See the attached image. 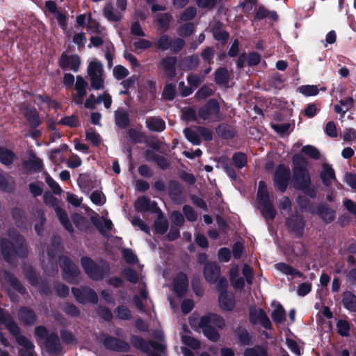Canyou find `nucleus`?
Instances as JSON below:
<instances>
[{"mask_svg":"<svg viewBox=\"0 0 356 356\" xmlns=\"http://www.w3.org/2000/svg\"><path fill=\"white\" fill-rule=\"evenodd\" d=\"M291 170L289 167L284 164H279L275 170L274 174V183L277 187L278 190L284 193L291 180Z\"/></svg>","mask_w":356,"mask_h":356,"instance_id":"13","label":"nucleus"},{"mask_svg":"<svg viewBox=\"0 0 356 356\" xmlns=\"http://www.w3.org/2000/svg\"><path fill=\"white\" fill-rule=\"evenodd\" d=\"M177 95L176 87L173 83H167L163 90V97L165 100L172 101Z\"/></svg>","mask_w":356,"mask_h":356,"instance_id":"60","label":"nucleus"},{"mask_svg":"<svg viewBox=\"0 0 356 356\" xmlns=\"http://www.w3.org/2000/svg\"><path fill=\"white\" fill-rule=\"evenodd\" d=\"M172 16L169 13H160L157 15L156 22L159 24L160 29L167 31L170 29Z\"/></svg>","mask_w":356,"mask_h":356,"instance_id":"47","label":"nucleus"},{"mask_svg":"<svg viewBox=\"0 0 356 356\" xmlns=\"http://www.w3.org/2000/svg\"><path fill=\"white\" fill-rule=\"evenodd\" d=\"M129 140L134 144L142 143L146 141L147 136L145 133L138 131L136 129L131 128L127 131Z\"/></svg>","mask_w":356,"mask_h":356,"instance_id":"48","label":"nucleus"},{"mask_svg":"<svg viewBox=\"0 0 356 356\" xmlns=\"http://www.w3.org/2000/svg\"><path fill=\"white\" fill-rule=\"evenodd\" d=\"M218 302L220 308L223 311L232 312L236 307V301L232 294L228 292L220 293L218 296Z\"/></svg>","mask_w":356,"mask_h":356,"instance_id":"30","label":"nucleus"},{"mask_svg":"<svg viewBox=\"0 0 356 356\" xmlns=\"http://www.w3.org/2000/svg\"><path fill=\"white\" fill-rule=\"evenodd\" d=\"M12 215L17 227L24 228L26 227V216L22 209L14 208L12 211Z\"/></svg>","mask_w":356,"mask_h":356,"instance_id":"44","label":"nucleus"},{"mask_svg":"<svg viewBox=\"0 0 356 356\" xmlns=\"http://www.w3.org/2000/svg\"><path fill=\"white\" fill-rule=\"evenodd\" d=\"M249 321L252 325H256L259 323L265 329L271 330L273 327L272 323L265 311L261 308L250 309Z\"/></svg>","mask_w":356,"mask_h":356,"instance_id":"17","label":"nucleus"},{"mask_svg":"<svg viewBox=\"0 0 356 356\" xmlns=\"http://www.w3.org/2000/svg\"><path fill=\"white\" fill-rule=\"evenodd\" d=\"M285 225L289 233L294 234L297 238H301L304 235L306 220L302 214L296 211L286 218Z\"/></svg>","mask_w":356,"mask_h":356,"instance_id":"10","label":"nucleus"},{"mask_svg":"<svg viewBox=\"0 0 356 356\" xmlns=\"http://www.w3.org/2000/svg\"><path fill=\"white\" fill-rule=\"evenodd\" d=\"M130 342L135 348L144 353H148L149 352V347L161 353H163L165 350V346L163 344L153 340L147 341L139 335H131Z\"/></svg>","mask_w":356,"mask_h":356,"instance_id":"11","label":"nucleus"},{"mask_svg":"<svg viewBox=\"0 0 356 356\" xmlns=\"http://www.w3.org/2000/svg\"><path fill=\"white\" fill-rule=\"evenodd\" d=\"M15 188V181L12 177L5 176L0 172V191L12 192Z\"/></svg>","mask_w":356,"mask_h":356,"instance_id":"43","label":"nucleus"},{"mask_svg":"<svg viewBox=\"0 0 356 356\" xmlns=\"http://www.w3.org/2000/svg\"><path fill=\"white\" fill-rule=\"evenodd\" d=\"M58 65L64 71L70 69L74 72H77L81 65V58L77 54L68 55L65 51L59 57Z\"/></svg>","mask_w":356,"mask_h":356,"instance_id":"16","label":"nucleus"},{"mask_svg":"<svg viewBox=\"0 0 356 356\" xmlns=\"http://www.w3.org/2000/svg\"><path fill=\"white\" fill-rule=\"evenodd\" d=\"M229 79L230 76L227 67H219L214 72V81L216 84L227 86Z\"/></svg>","mask_w":356,"mask_h":356,"instance_id":"36","label":"nucleus"},{"mask_svg":"<svg viewBox=\"0 0 356 356\" xmlns=\"http://www.w3.org/2000/svg\"><path fill=\"white\" fill-rule=\"evenodd\" d=\"M168 193L175 204H181L185 200V188L177 180L172 179L169 181Z\"/></svg>","mask_w":356,"mask_h":356,"instance_id":"19","label":"nucleus"},{"mask_svg":"<svg viewBox=\"0 0 356 356\" xmlns=\"http://www.w3.org/2000/svg\"><path fill=\"white\" fill-rule=\"evenodd\" d=\"M80 261L86 274L95 281L102 280L104 275L108 273L110 270L107 264L101 266L88 256L82 257Z\"/></svg>","mask_w":356,"mask_h":356,"instance_id":"7","label":"nucleus"},{"mask_svg":"<svg viewBox=\"0 0 356 356\" xmlns=\"http://www.w3.org/2000/svg\"><path fill=\"white\" fill-rule=\"evenodd\" d=\"M24 275L28 282L33 287L38 289L40 294L42 296H49L52 293V289L49 282L44 278H41L40 275L31 266L24 269Z\"/></svg>","mask_w":356,"mask_h":356,"instance_id":"6","label":"nucleus"},{"mask_svg":"<svg viewBox=\"0 0 356 356\" xmlns=\"http://www.w3.org/2000/svg\"><path fill=\"white\" fill-rule=\"evenodd\" d=\"M0 325H3L17 343L23 348L19 350V356H37L33 342L22 334V329L11 314L0 307Z\"/></svg>","mask_w":356,"mask_h":356,"instance_id":"2","label":"nucleus"},{"mask_svg":"<svg viewBox=\"0 0 356 356\" xmlns=\"http://www.w3.org/2000/svg\"><path fill=\"white\" fill-rule=\"evenodd\" d=\"M173 289L179 298L186 296L188 289V278L186 273L180 272L174 280Z\"/></svg>","mask_w":356,"mask_h":356,"instance_id":"22","label":"nucleus"},{"mask_svg":"<svg viewBox=\"0 0 356 356\" xmlns=\"http://www.w3.org/2000/svg\"><path fill=\"white\" fill-rule=\"evenodd\" d=\"M298 90L305 96H315L318 94L319 90L315 85H305L298 87Z\"/></svg>","mask_w":356,"mask_h":356,"instance_id":"61","label":"nucleus"},{"mask_svg":"<svg viewBox=\"0 0 356 356\" xmlns=\"http://www.w3.org/2000/svg\"><path fill=\"white\" fill-rule=\"evenodd\" d=\"M154 227L155 232L156 234L163 235L168 229V221L165 218L159 217L157 219L155 220Z\"/></svg>","mask_w":356,"mask_h":356,"instance_id":"52","label":"nucleus"},{"mask_svg":"<svg viewBox=\"0 0 356 356\" xmlns=\"http://www.w3.org/2000/svg\"><path fill=\"white\" fill-rule=\"evenodd\" d=\"M16 158L13 151L9 149L0 147V162L5 165H11Z\"/></svg>","mask_w":356,"mask_h":356,"instance_id":"45","label":"nucleus"},{"mask_svg":"<svg viewBox=\"0 0 356 356\" xmlns=\"http://www.w3.org/2000/svg\"><path fill=\"white\" fill-rule=\"evenodd\" d=\"M88 86V82L81 76L79 75L76 76L74 88L77 92V97L74 99L76 104H81L83 98L86 96V88Z\"/></svg>","mask_w":356,"mask_h":356,"instance_id":"33","label":"nucleus"},{"mask_svg":"<svg viewBox=\"0 0 356 356\" xmlns=\"http://www.w3.org/2000/svg\"><path fill=\"white\" fill-rule=\"evenodd\" d=\"M104 15L108 21L113 22H117L121 19V15L114 11L111 4H108L104 7Z\"/></svg>","mask_w":356,"mask_h":356,"instance_id":"59","label":"nucleus"},{"mask_svg":"<svg viewBox=\"0 0 356 356\" xmlns=\"http://www.w3.org/2000/svg\"><path fill=\"white\" fill-rule=\"evenodd\" d=\"M121 273L124 279L131 283L137 284L139 281L138 273L132 268H125Z\"/></svg>","mask_w":356,"mask_h":356,"instance_id":"57","label":"nucleus"},{"mask_svg":"<svg viewBox=\"0 0 356 356\" xmlns=\"http://www.w3.org/2000/svg\"><path fill=\"white\" fill-rule=\"evenodd\" d=\"M213 38L220 42L222 45H225L228 42L229 33L228 31L221 29L220 24L213 26L211 29Z\"/></svg>","mask_w":356,"mask_h":356,"instance_id":"41","label":"nucleus"},{"mask_svg":"<svg viewBox=\"0 0 356 356\" xmlns=\"http://www.w3.org/2000/svg\"><path fill=\"white\" fill-rule=\"evenodd\" d=\"M135 209L139 212L152 211L156 212L159 209L155 201H151L146 196H140L135 202Z\"/></svg>","mask_w":356,"mask_h":356,"instance_id":"26","label":"nucleus"},{"mask_svg":"<svg viewBox=\"0 0 356 356\" xmlns=\"http://www.w3.org/2000/svg\"><path fill=\"white\" fill-rule=\"evenodd\" d=\"M34 334L38 340H44V346L47 353L52 356H58L63 350L58 335L56 332H49L44 325L35 327Z\"/></svg>","mask_w":356,"mask_h":356,"instance_id":"4","label":"nucleus"},{"mask_svg":"<svg viewBox=\"0 0 356 356\" xmlns=\"http://www.w3.org/2000/svg\"><path fill=\"white\" fill-rule=\"evenodd\" d=\"M338 334L341 337H349L350 326L347 320L340 319L337 322Z\"/></svg>","mask_w":356,"mask_h":356,"instance_id":"58","label":"nucleus"},{"mask_svg":"<svg viewBox=\"0 0 356 356\" xmlns=\"http://www.w3.org/2000/svg\"><path fill=\"white\" fill-rule=\"evenodd\" d=\"M197 114L198 117L204 121L211 120L213 122H219L222 120L220 104L214 98L209 99L200 106Z\"/></svg>","mask_w":356,"mask_h":356,"instance_id":"5","label":"nucleus"},{"mask_svg":"<svg viewBox=\"0 0 356 356\" xmlns=\"http://www.w3.org/2000/svg\"><path fill=\"white\" fill-rule=\"evenodd\" d=\"M186 80L192 88H197L204 81V75L191 73L187 76Z\"/></svg>","mask_w":356,"mask_h":356,"instance_id":"64","label":"nucleus"},{"mask_svg":"<svg viewBox=\"0 0 356 356\" xmlns=\"http://www.w3.org/2000/svg\"><path fill=\"white\" fill-rule=\"evenodd\" d=\"M202 329L203 334L211 341L216 342L219 340L220 335L218 330L211 325L207 326H199Z\"/></svg>","mask_w":356,"mask_h":356,"instance_id":"42","label":"nucleus"},{"mask_svg":"<svg viewBox=\"0 0 356 356\" xmlns=\"http://www.w3.org/2000/svg\"><path fill=\"white\" fill-rule=\"evenodd\" d=\"M102 343L104 348L111 351L129 353L131 350V346L128 342L106 334H104Z\"/></svg>","mask_w":356,"mask_h":356,"instance_id":"15","label":"nucleus"},{"mask_svg":"<svg viewBox=\"0 0 356 356\" xmlns=\"http://www.w3.org/2000/svg\"><path fill=\"white\" fill-rule=\"evenodd\" d=\"M266 17H268L273 21H277L279 18L278 15L275 11H269L263 5L259 6L254 13V19L261 20Z\"/></svg>","mask_w":356,"mask_h":356,"instance_id":"39","label":"nucleus"},{"mask_svg":"<svg viewBox=\"0 0 356 356\" xmlns=\"http://www.w3.org/2000/svg\"><path fill=\"white\" fill-rule=\"evenodd\" d=\"M58 123L62 125L68 126L72 128H76L80 125L77 116L74 115L65 116Z\"/></svg>","mask_w":356,"mask_h":356,"instance_id":"63","label":"nucleus"},{"mask_svg":"<svg viewBox=\"0 0 356 356\" xmlns=\"http://www.w3.org/2000/svg\"><path fill=\"white\" fill-rule=\"evenodd\" d=\"M77 184L82 192L89 193L96 187V179L89 172L79 174Z\"/></svg>","mask_w":356,"mask_h":356,"instance_id":"23","label":"nucleus"},{"mask_svg":"<svg viewBox=\"0 0 356 356\" xmlns=\"http://www.w3.org/2000/svg\"><path fill=\"white\" fill-rule=\"evenodd\" d=\"M23 166L29 172H40L44 167L42 160L35 154L32 159L23 161Z\"/></svg>","mask_w":356,"mask_h":356,"instance_id":"37","label":"nucleus"},{"mask_svg":"<svg viewBox=\"0 0 356 356\" xmlns=\"http://www.w3.org/2000/svg\"><path fill=\"white\" fill-rule=\"evenodd\" d=\"M0 251L3 260L8 264H13L18 259L28 256V246L24 236L17 234L12 240L2 237L0 238Z\"/></svg>","mask_w":356,"mask_h":356,"instance_id":"3","label":"nucleus"},{"mask_svg":"<svg viewBox=\"0 0 356 356\" xmlns=\"http://www.w3.org/2000/svg\"><path fill=\"white\" fill-rule=\"evenodd\" d=\"M320 177L323 185L330 186L332 184V181L336 179L335 172L332 166L325 164L320 174Z\"/></svg>","mask_w":356,"mask_h":356,"instance_id":"38","label":"nucleus"},{"mask_svg":"<svg viewBox=\"0 0 356 356\" xmlns=\"http://www.w3.org/2000/svg\"><path fill=\"white\" fill-rule=\"evenodd\" d=\"M97 313L105 321L109 322L113 318L112 311L106 306L99 305L97 309Z\"/></svg>","mask_w":356,"mask_h":356,"instance_id":"62","label":"nucleus"},{"mask_svg":"<svg viewBox=\"0 0 356 356\" xmlns=\"http://www.w3.org/2000/svg\"><path fill=\"white\" fill-rule=\"evenodd\" d=\"M59 264L62 270L63 278L69 284H76L80 270L78 266L67 256L59 257Z\"/></svg>","mask_w":356,"mask_h":356,"instance_id":"8","label":"nucleus"},{"mask_svg":"<svg viewBox=\"0 0 356 356\" xmlns=\"http://www.w3.org/2000/svg\"><path fill=\"white\" fill-rule=\"evenodd\" d=\"M145 124L148 130L154 132H162L165 129V122L160 117L151 116L146 119Z\"/></svg>","mask_w":356,"mask_h":356,"instance_id":"31","label":"nucleus"},{"mask_svg":"<svg viewBox=\"0 0 356 356\" xmlns=\"http://www.w3.org/2000/svg\"><path fill=\"white\" fill-rule=\"evenodd\" d=\"M342 303L347 310L356 312V296L353 292L346 291L343 293Z\"/></svg>","mask_w":356,"mask_h":356,"instance_id":"40","label":"nucleus"},{"mask_svg":"<svg viewBox=\"0 0 356 356\" xmlns=\"http://www.w3.org/2000/svg\"><path fill=\"white\" fill-rule=\"evenodd\" d=\"M177 58L175 56H165L161 60V65L165 71V76L169 81H174L176 75Z\"/></svg>","mask_w":356,"mask_h":356,"instance_id":"24","label":"nucleus"},{"mask_svg":"<svg viewBox=\"0 0 356 356\" xmlns=\"http://www.w3.org/2000/svg\"><path fill=\"white\" fill-rule=\"evenodd\" d=\"M117 318L124 321H129L132 318L131 310L125 305H119L115 310Z\"/></svg>","mask_w":356,"mask_h":356,"instance_id":"54","label":"nucleus"},{"mask_svg":"<svg viewBox=\"0 0 356 356\" xmlns=\"http://www.w3.org/2000/svg\"><path fill=\"white\" fill-rule=\"evenodd\" d=\"M207 325H212L216 327L222 328L225 323L221 316L214 313H209L200 318L198 326H207Z\"/></svg>","mask_w":356,"mask_h":356,"instance_id":"27","label":"nucleus"},{"mask_svg":"<svg viewBox=\"0 0 356 356\" xmlns=\"http://www.w3.org/2000/svg\"><path fill=\"white\" fill-rule=\"evenodd\" d=\"M218 136L225 140H231L236 136L234 128L226 123H220L216 127Z\"/></svg>","mask_w":356,"mask_h":356,"instance_id":"32","label":"nucleus"},{"mask_svg":"<svg viewBox=\"0 0 356 356\" xmlns=\"http://www.w3.org/2000/svg\"><path fill=\"white\" fill-rule=\"evenodd\" d=\"M234 335L237 337L241 344L243 346H251L254 343V336L246 329L238 326L234 330Z\"/></svg>","mask_w":356,"mask_h":356,"instance_id":"29","label":"nucleus"},{"mask_svg":"<svg viewBox=\"0 0 356 356\" xmlns=\"http://www.w3.org/2000/svg\"><path fill=\"white\" fill-rule=\"evenodd\" d=\"M154 46L162 51L170 49L172 54H178L184 47L185 41L180 38L173 40L168 35L163 34L154 42Z\"/></svg>","mask_w":356,"mask_h":356,"instance_id":"9","label":"nucleus"},{"mask_svg":"<svg viewBox=\"0 0 356 356\" xmlns=\"http://www.w3.org/2000/svg\"><path fill=\"white\" fill-rule=\"evenodd\" d=\"M61 309L65 314L70 317H78L81 314L79 307L72 302H65Z\"/></svg>","mask_w":356,"mask_h":356,"instance_id":"56","label":"nucleus"},{"mask_svg":"<svg viewBox=\"0 0 356 356\" xmlns=\"http://www.w3.org/2000/svg\"><path fill=\"white\" fill-rule=\"evenodd\" d=\"M297 203L302 210L311 213H314V207L312 202L304 195H298L297 197Z\"/></svg>","mask_w":356,"mask_h":356,"instance_id":"53","label":"nucleus"},{"mask_svg":"<svg viewBox=\"0 0 356 356\" xmlns=\"http://www.w3.org/2000/svg\"><path fill=\"white\" fill-rule=\"evenodd\" d=\"M17 318L24 327H33L38 322L35 311L29 306H20L17 309Z\"/></svg>","mask_w":356,"mask_h":356,"instance_id":"14","label":"nucleus"},{"mask_svg":"<svg viewBox=\"0 0 356 356\" xmlns=\"http://www.w3.org/2000/svg\"><path fill=\"white\" fill-rule=\"evenodd\" d=\"M22 109L31 129H37L42 124L40 113L34 106L30 104H26Z\"/></svg>","mask_w":356,"mask_h":356,"instance_id":"18","label":"nucleus"},{"mask_svg":"<svg viewBox=\"0 0 356 356\" xmlns=\"http://www.w3.org/2000/svg\"><path fill=\"white\" fill-rule=\"evenodd\" d=\"M292 182L293 188L302 192L310 198H315L317 190L312 184V178L308 170V161L300 153L292 156Z\"/></svg>","mask_w":356,"mask_h":356,"instance_id":"1","label":"nucleus"},{"mask_svg":"<svg viewBox=\"0 0 356 356\" xmlns=\"http://www.w3.org/2000/svg\"><path fill=\"white\" fill-rule=\"evenodd\" d=\"M71 291L76 301L81 305L97 304L98 302L99 299L97 293L89 286L72 287Z\"/></svg>","mask_w":356,"mask_h":356,"instance_id":"12","label":"nucleus"},{"mask_svg":"<svg viewBox=\"0 0 356 356\" xmlns=\"http://www.w3.org/2000/svg\"><path fill=\"white\" fill-rule=\"evenodd\" d=\"M244 356H269L266 348L257 345L252 348H247L243 353Z\"/></svg>","mask_w":356,"mask_h":356,"instance_id":"49","label":"nucleus"},{"mask_svg":"<svg viewBox=\"0 0 356 356\" xmlns=\"http://www.w3.org/2000/svg\"><path fill=\"white\" fill-rule=\"evenodd\" d=\"M232 159L234 165L238 169L243 168L248 163L247 155L241 152H237L234 153Z\"/></svg>","mask_w":356,"mask_h":356,"instance_id":"50","label":"nucleus"},{"mask_svg":"<svg viewBox=\"0 0 356 356\" xmlns=\"http://www.w3.org/2000/svg\"><path fill=\"white\" fill-rule=\"evenodd\" d=\"M271 317L275 323H281L286 320V311L280 303L272 312Z\"/></svg>","mask_w":356,"mask_h":356,"instance_id":"51","label":"nucleus"},{"mask_svg":"<svg viewBox=\"0 0 356 356\" xmlns=\"http://www.w3.org/2000/svg\"><path fill=\"white\" fill-rule=\"evenodd\" d=\"M200 64L197 55L193 54L186 57L182 61V67L184 70L190 71L196 69Z\"/></svg>","mask_w":356,"mask_h":356,"instance_id":"46","label":"nucleus"},{"mask_svg":"<svg viewBox=\"0 0 356 356\" xmlns=\"http://www.w3.org/2000/svg\"><path fill=\"white\" fill-rule=\"evenodd\" d=\"M185 138L194 145H199L201 144V139L197 133L191 128L186 127L184 129Z\"/></svg>","mask_w":356,"mask_h":356,"instance_id":"55","label":"nucleus"},{"mask_svg":"<svg viewBox=\"0 0 356 356\" xmlns=\"http://www.w3.org/2000/svg\"><path fill=\"white\" fill-rule=\"evenodd\" d=\"M258 209L266 220H273L276 216V210L270 198L258 200Z\"/></svg>","mask_w":356,"mask_h":356,"instance_id":"25","label":"nucleus"},{"mask_svg":"<svg viewBox=\"0 0 356 356\" xmlns=\"http://www.w3.org/2000/svg\"><path fill=\"white\" fill-rule=\"evenodd\" d=\"M314 213L317 214L320 219L325 224L332 222L336 218V211L330 208L325 202L316 204Z\"/></svg>","mask_w":356,"mask_h":356,"instance_id":"20","label":"nucleus"},{"mask_svg":"<svg viewBox=\"0 0 356 356\" xmlns=\"http://www.w3.org/2000/svg\"><path fill=\"white\" fill-rule=\"evenodd\" d=\"M3 275L5 282L19 294L24 296L27 293V290L24 286L21 281L12 273L8 270H4Z\"/></svg>","mask_w":356,"mask_h":356,"instance_id":"28","label":"nucleus"},{"mask_svg":"<svg viewBox=\"0 0 356 356\" xmlns=\"http://www.w3.org/2000/svg\"><path fill=\"white\" fill-rule=\"evenodd\" d=\"M275 266L277 270L280 271L284 275H291L293 277H297L302 279L305 278V275L302 272L284 262L277 263L275 265Z\"/></svg>","mask_w":356,"mask_h":356,"instance_id":"34","label":"nucleus"},{"mask_svg":"<svg viewBox=\"0 0 356 356\" xmlns=\"http://www.w3.org/2000/svg\"><path fill=\"white\" fill-rule=\"evenodd\" d=\"M203 274L208 283L214 284L220 277V267L216 261H209L204 265Z\"/></svg>","mask_w":356,"mask_h":356,"instance_id":"21","label":"nucleus"},{"mask_svg":"<svg viewBox=\"0 0 356 356\" xmlns=\"http://www.w3.org/2000/svg\"><path fill=\"white\" fill-rule=\"evenodd\" d=\"M115 123L122 129H126L130 125L129 113L123 109H118L115 111Z\"/></svg>","mask_w":356,"mask_h":356,"instance_id":"35","label":"nucleus"}]
</instances>
